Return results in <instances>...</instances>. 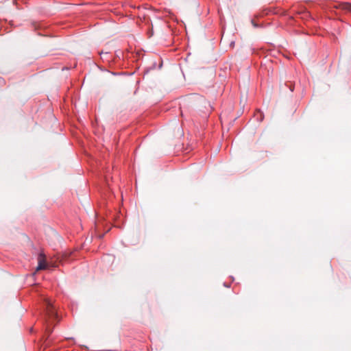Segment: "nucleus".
Returning <instances> with one entry per match:
<instances>
[{
    "label": "nucleus",
    "mask_w": 351,
    "mask_h": 351,
    "mask_svg": "<svg viewBox=\"0 0 351 351\" xmlns=\"http://www.w3.org/2000/svg\"><path fill=\"white\" fill-rule=\"evenodd\" d=\"M186 101L189 106L194 107L198 110L202 109L203 104H208L203 97L199 95L190 97Z\"/></svg>",
    "instance_id": "obj_1"
},
{
    "label": "nucleus",
    "mask_w": 351,
    "mask_h": 351,
    "mask_svg": "<svg viewBox=\"0 0 351 351\" xmlns=\"http://www.w3.org/2000/svg\"><path fill=\"white\" fill-rule=\"evenodd\" d=\"M46 312L47 314L50 319L56 318L57 317V313L55 311L54 307L51 304L49 300H46Z\"/></svg>",
    "instance_id": "obj_2"
},
{
    "label": "nucleus",
    "mask_w": 351,
    "mask_h": 351,
    "mask_svg": "<svg viewBox=\"0 0 351 351\" xmlns=\"http://www.w3.org/2000/svg\"><path fill=\"white\" fill-rule=\"evenodd\" d=\"M38 265L36 268L37 271L40 270V269H45L47 268V265L46 263L45 256L44 254L40 253L38 255Z\"/></svg>",
    "instance_id": "obj_3"
},
{
    "label": "nucleus",
    "mask_w": 351,
    "mask_h": 351,
    "mask_svg": "<svg viewBox=\"0 0 351 351\" xmlns=\"http://www.w3.org/2000/svg\"><path fill=\"white\" fill-rule=\"evenodd\" d=\"M339 6L342 10L351 12V4L349 3H342Z\"/></svg>",
    "instance_id": "obj_4"
},
{
    "label": "nucleus",
    "mask_w": 351,
    "mask_h": 351,
    "mask_svg": "<svg viewBox=\"0 0 351 351\" xmlns=\"http://www.w3.org/2000/svg\"><path fill=\"white\" fill-rule=\"evenodd\" d=\"M63 256H64V259H66V258H67V255H66V254H64Z\"/></svg>",
    "instance_id": "obj_5"
}]
</instances>
